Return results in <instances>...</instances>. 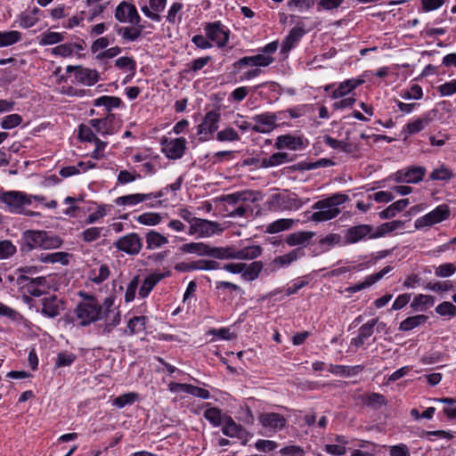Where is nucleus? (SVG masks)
Listing matches in <instances>:
<instances>
[{"mask_svg":"<svg viewBox=\"0 0 456 456\" xmlns=\"http://www.w3.org/2000/svg\"><path fill=\"white\" fill-rule=\"evenodd\" d=\"M78 295L83 300L77 305L74 314L80 326L86 327L103 320L102 334L107 335L119 324L120 313L113 307L114 298L112 297H106L102 304H100L93 295L86 292H79Z\"/></svg>","mask_w":456,"mask_h":456,"instance_id":"1","label":"nucleus"},{"mask_svg":"<svg viewBox=\"0 0 456 456\" xmlns=\"http://www.w3.org/2000/svg\"><path fill=\"white\" fill-rule=\"evenodd\" d=\"M348 196L343 193H336L326 199L315 202L312 208L315 210L311 220L316 223L326 222L337 217L339 213V206L348 200Z\"/></svg>","mask_w":456,"mask_h":456,"instance_id":"2","label":"nucleus"},{"mask_svg":"<svg viewBox=\"0 0 456 456\" xmlns=\"http://www.w3.org/2000/svg\"><path fill=\"white\" fill-rule=\"evenodd\" d=\"M0 203L4 209L14 215H24L28 216H39V212L28 210L29 199L28 193L21 191H0Z\"/></svg>","mask_w":456,"mask_h":456,"instance_id":"3","label":"nucleus"},{"mask_svg":"<svg viewBox=\"0 0 456 456\" xmlns=\"http://www.w3.org/2000/svg\"><path fill=\"white\" fill-rule=\"evenodd\" d=\"M24 246L28 251L35 248L52 249L61 246L62 240L57 235H50L45 231H26L22 236Z\"/></svg>","mask_w":456,"mask_h":456,"instance_id":"4","label":"nucleus"},{"mask_svg":"<svg viewBox=\"0 0 456 456\" xmlns=\"http://www.w3.org/2000/svg\"><path fill=\"white\" fill-rule=\"evenodd\" d=\"M248 191H240L224 196L223 201L224 202L225 216L229 217L244 216L248 208Z\"/></svg>","mask_w":456,"mask_h":456,"instance_id":"5","label":"nucleus"},{"mask_svg":"<svg viewBox=\"0 0 456 456\" xmlns=\"http://www.w3.org/2000/svg\"><path fill=\"white\" fill-rule=\"evenodd\" d=\"M113 245L119 252L128 256H137L142 248L143 242L137 232H129L116 240Z\"/></svg>","mask_w":456,"mask_h":456,"instance_id":"6","label":"nucleus"},{"mask_svg":"<svg viewBox=\"0 0 456 456\" xmlns=\"http://www.w3.org/2000/svg\"><path fill=\"white\" fill-rule=\"evenodd\" d=\"M224 231L220 224L202 218H194L191 221L189 234L198 235L200 238L210 237Z\"/></svg>","mask_w":456,"mask_h":456,"instance_id":"7","label":"nucleus"},{"mask_svg":"<svg viewBox=\"0 0 456 456\" xmlns=\"http://www.w3.org/2000/svg\"><path fill=\"white\" fill-rule=\"evenodd\" d=\"M183 253L196 254L200 256H212L217 259L224 257V247H211L204 242H190L181 246Z\"/></svg>","mask_w":456,"mask_h":456,"instance_id":"8","label":"nucleus"},{"mask_svg":"<svg viewBox=\"0 0 456 456\" xmlns=\"http://www.w3.org/2000/svg\"><path fill=\"white\" fill-rule=\"evenodd\" d=\"M450 215L449 208L446 205H439L431 212L419 217L414 222V227L417 230L431 226L448 218Z\"/></svg>","mask_w":456,"mask_h":456,"instance_id":"9","label":"nucleus"},{"mask_svg":"<svg viewBox=\"0 0 456 456\" xmlns=\"http://www.w3.org/2000/svg\"><path fill=\"white\" fill-rule=\"evenodd\" d=\"M263 248L258 245L248 246L240 249L234 247H224L223 259L254 260L261 256Z\"/></svg>","mask_w":456,"mask_h":456,"instance_id":"10","label":"nucleus"},{"mask_svg":"<svg viewBox=\"0 0 456 456\" xmlns=\"http://www.w3.org/2000/svg\"><path fill=\"white\" fill-rule=\"evenodd\" d=\"M273 200L277 209L281 211H297L309 202L308 198L301 199L295 193L276 194Z\"/></svg>","mask_w":456,"mask_h":456,"instance_id":"11","label":"nucleus"},{"mask_svg":"<svg viewBox=\"0 0 456 456\" xmlns=\"http://www.w3.org/2000/svg\"><path fill=\"white\" fill-rule=\"evenodd\" d=\"M114 16L116 20L122 23L138 25L141 21V17L135 5L126 1H122L118 4Z\"/></svg>","mask_w":456,"mask_h":456,"instance_id":"12","label":"nucleus"},{"mask_svg":"<svg viewBox=\"0 0 456 456\" xmlns=\"http://www.w3.org/2000/svg\"><path fill=\"white\" fill-rule=\"evenodd\" d=\"M425 174V167L413 166L398 170L390 176V179L396 183H418L423 180Z\"/></svg>","mask_w":456,"mask_h":456,"instance_id":"13","label":"nucleus"},{"mask_svg":"<svg viewBox=\"0 0 456 456\" xmlns=\"http://www.w3.org/2000/svg\"><path fill=\"white\" fill-rule=\"evenodd\" d=\"M204 30L209 41L218 47H224L229 40V31L220 21L206 23Z\"/></svg>","mask_w":456,"mask_h":456,"instance_id":"14","label":"nucleus"},{"mask_svg":"<svg viewBox=\"0 0 456 456\" xmlns=\"http://www.w3.org/2000/svg\"><path fill=\"white\" fill-rule=\"evenodd\" d=\"M220 118V113L214 110L208 111L205 115L203 121L198 126L197 130L201 141L209 140L211 135L217 131Z\"/></svg>","mask_w":456,"mask_h":456,"instance_id":"15","label":"nucleus"},{"mask_svg":"<svg viewBox=\"0 0 456 456\" xmlns=\"http://www.w3.org/2000/svg\"><path fill=\"white\" fill-rule=\"evenodd\" d=\"M308 141L301 135L286 134L276 138L274 147L277 150L301 151L306 148Z\"/></svg>","mask_w":456,"mask_h":456,"instance_id":"16","label":"nucleus"},{"mask_svg":"<svg viewBox=\"0 0 456 456\" xmlns=\"http://www.w3.org/2000/svg\"><path fill=\"white\" fill-rule=\"evenodd\" d=\"M187 141L184 137L175 139H163L162 151L170 159H181L185 151Z\"/></svg>","mask_w":456,"mask_h":456,"instance_id":"17","label":"nucleus"},{"mask_svg":"<svg viewBox=\"0 0 456 456\" xmlns=\"http://www.w3.org/2000/svg\"><path fill=\"white\" fill-rule=\"evenodd\" d=\"M164 197V191H158L150 193H134L118 197L115 203L118 206H136L142 202L157 200Z\"/></svg>","mask_w":456,"mask_h":456,"instance_id":"18","label":"nucleus"},{"mask_svg":"<svg viewBox=\"0 0 456 456\" xmlns=\"http://www.w3.org/2000/svg\"><path fill=\"white\" fill-rule=\"evenodd\" d=\"M373 228L370 224H359L352 226L345 233V242L346 244H354L362 240L374 239Z\"/></svg>","mask_w":456,"mask_h":456,"instance_id":"19","label":"nucleus"},{"mask_svg":"<svg viewBox=\"0 0 456 456\" xmlns=\"http://www.w3.org/2000/svg\"><path fill=\"white\" fill-rule=\"evenodd\" d=\"M252 119L255 125L252 126L251 129L256 133L267 134L277 126V115L275 113L265 112L254 116Z\"/></svg>","mask_w":456,"mask_h":456,"instance_id":"20","label":"nucleus"},{"mask_svg":"<svg viewBox=\"0 0 456 456\" xmlns=\"http://www.w3.org/2000/svg\"><path fill=\"white\" fill-rule=\"evenodd\" d=\"M262 427L272 432L281 430L287 424L286 418L277 412H263L258 416Z\"/></svg>","mask_w":456,"mask_h":456,"instance_id":"21","label":"nucleus"},{"mask_svg":"<svg viewBox=\"0 0 456 456\" xmlns=\"http://www.w3.org/2000/svg\"><path fill=\"white\" fill-rule=\"evenodd\" d=\"M41 302L42 314L48 318L57 317L65 308L64 301L55 295L45 297Z\"/></svg>","mask_w":456,"mask_h":456,"instance_id":"22","label":"nucleus"},{"mask_svg":"<svg viewBox=\"0 0 456 456\" xmlns=\"http://www.w3.org/2000/svg\"><path fill=\"white\" fill-rule=\"evenodd\" d=\"M393 267L391 265H387L384 268H382L379 272L366 276L363 281L349 286L348 288L346 289V291L349 293H356L360 290L370 288V286L380 281L388 273H390Z\"/></svg>","mask_w":456,"mask_h":456,"instance_id":"23","label":"nucleus"},{"mask_svg":"<svg viewBox=\"0 0 456 456\" xmlns=\"http://www.w3.org/2000/svg\"><path fill=\"white\" fill-rule=\"evenodd\" d=\"M222 432L224 436L232 438H239L240 440H246L248 432L240 424L236 423L231 416L224 415Z\"/></svg>","mask_w":456,"mask_h":456,"instance_id":"24","label":"nucleus"},{"mask_svg":"<svg viewBox=\"0 0 456 456\" xmlns=\"http://www.w3.org/2000/svg\"><path fill=\"white\" fill-rule=\"evenodd\" d=\"M273 61V58L266 54H257L254 56H246L239 59L233 66L240 69L246 66L251 67H267Z\"/></svg>","mask_w":456,"mask_h":456,"instance_id":"25","label":"nucleus"},{"mask_svg":"<svg viewBox=\"0 0 456 456\" xmlns=\"http://www.w3.org/2000/svg\"><path fill=\"white\" fill-rule=\"evenodd\" d=\"M304 256H305V253H304L303 249L300 248H295V249L289 251L288 254L275 257L273 260V262L271 263L270 266L272 268V271H276L280 268L289 266L293 262L303 257Z\"/></svg>","mask_w":456,"mask_h":456,"instance_id":"26","label":"nucleus"},{"mask_svg":"<svg viewBox=\"0 0 456 456\" xmlns=\"http://www.w3.org/2000/svg\"><path fill=\"white\" fill-rule=\"evenodd\" d=\"M167 5V0H149V6L144 5L141 8L142 12L153 21H160L161 12Z\"/></svg>","mask_w":456,"mask_h":456,"instance_id":"27","label":"nucleus"},{"mask_svg":"<svg viewBox=\"0 0 456 456\" xmlns=\"http://www.w3.org/2000/svg\"><path fill=\"white\" fill-rule=\"evenodd\" d=\"M75 78L77 83L91 86L99 81L100 75L96 69L80 66L78 71L75 73Z\"/></svg>","mask_w":456,"mask_h":456,"instance_id":"28","label":"nucleus"},{"mask_svg":"<svg viewBox=\"0 0 456 456\" xmlns=\"http://www.w3.org/2000/svg\"><path fill=\"white\" fill-rule=\"evenodd\" d=\"M364 81L359 78H351L341 82L338 86L332 92L331 97L338 99L346 96L356 87L361 86Z\"/></svg>","mask_w":456,"mask_h":456,"instance_id":"29","label":"nucleus"},{"mask_svg":"<svg viewBox=\"0 0 456 456\" xmlns=\"http://www.w3.org/2000/svg\"><path fill=\"white\" fill-rule=\"evenodd\" d=\"M144 26L135 25L129 27H119L116 29L118 35L126 42H134L138 40L142 34Z\"/></svg>","mask_w":456,"mask_h":456,"instance_id":"30","label":"nucleus"},{"mask_svg":"<svg viewBox=\"0 0 456 456\" xmlns=\"http://www.w3.org/2000/svg\"><path fill=\"white\" fill-rule=\"evenodd\" d=\"M146 248L148 250H154L168 243V239L162 235L160 232L151 230L145 235Z\"/></svg>","mask_w":456,"mask_h":456,"instance_id":"31","label":"nucleus"},{"mask_svg":"<svg viewBox=\"0 0 456 456\" xmlns=\"http://www.w3.org/2000/svg\"><path fill=\"white\" fill-rule=\"evenodd\" d=\"M169 272L166 273H152L145 278L139 289V295L142 297H146L152 289L159 283L162 279L169 275Z\"/></svg>","mask_w":456,"mask_h":456,"instance_id":"32","label":"nucleus"},{"mask_svg":"<svg viewBox=\"0 0 456 456\" xmlns=\"http://www.w3.org/2000/svg\"><path fill=\"white\" fill-rule=\"evenodd\" d=\"M298 220L291 218H281L266 225L265 232L269 234L278 233L291 229Z\"/></svg>","mask_w":456,"mask_h":456,"instance_id":"33","label":"nucleus"},{"mask_svg":"<svg viewBox=\"0 0 456 456\" xmlns=\"http://www.w3.org/2000/svg\"><path fill=\"white\" fill-rule=\"evenodd\" d=\"M304 35L305 29L302 27H294L283 40L281 51L283 53L289 52Z\"/></svg>","mask_w":456,"mask_h":456,"instance_id":"34","label":"nucleus"},{"mask_svg":"<svg viewBox=\"0 0 456 456\" xmlns=\"http://www.w3.org/2000/svg\"><path fill=\"white\" fill-rule=\"evenodd\" d=\"M409 204L410 201L408 199L399 200L382 210L379 213V217L381 219L392 218L395 216L397 213L403 211Z\"/></svg>","mask_w":456,"mask_h":456,"instance_id":"35","label":"nucleus"},{"mask_svg":"<svg viewBox=\"0 0 456 456\" xmlns=\"http://www.w3.org/2000/svg\"><path fill=\"white\" fill-rule=\"evenodd\" d=\"M313 236L312 232H297L289 234L285 241L290 247L306 245Z\"/></svg>","mask_w":456,"mask_h":456,"instance_id":"36","label":"nucleus"},{"mask_svg":"<svg viewBox=\"0 0 456 456\" xmlns=\"http://www.w3.org/2000/svg\"><path fill=\"white\" fill-rule=\"evenodd\" d=\"M428 317L424 314H418L411 317H407L399 325V330L410 331L421 324H424L428 321Z\"/></svg>","mask_w":456,"mask_h":456,"instance_id":"37","label":"nucleus"},{"mask_svg":"<svg viewBox=\"0 0 456 456\" xmlns=\"http://www.w3.org/2000/svg\"><path fill=\"white\" fill-rule=\"evenodd\" d=\"M435 304V297L431 295L419 294L412 302L411 307L415 311H424L428 307L433 306Z\"/></svg>","mask_w":456,"mask_h":456,"instance_id":"38","label":"nucleus"},{"mask_svg":"<svg viewBox=\"0 0 456 456\" xmlns=\"http://www.w3.org/2000/svg\"><path fill=\"white\" fill-rule=\"evenodd\" d=\"M264 265L261 261H254L245 267L241 279L247 281H252L258 278L262 272Z\"/></svg>","mask_w":456,"mask_h":456,"instance_id":"39","label":"nucleus"},{"mask_svg":"<svg viewBox=\"0 0 456 456\" xmlns=\"http://www.w3.org/2000/svg\"><path fill=\"white\" fill-rule=\"evenodd\" d=\"M289 161V154L286 152H276L272 154L269 158L262 159L260 163V167L267 168L273 167L276 166H280L281 164L287 163Z\"/></svg>","mask_w":456,"mask_h":456,"instance_id":"40","label":"nucleus"},{"mask_svg":"<svg viewBox=\"0 0 456 456\" xmlns=\"http://www.w3.org/2000/svg\"><path fill=\"white\" fill-rule=\"evenodd\" d=\"M403 226V222L400 220H394L391 222L384 223L379 225L376 231H373L374 239L380 238L385 236L386 234L392 232L397 229H400Z\"/></svg>","mask_w":456,"mask_h":456,"instance_id":"41","label":"nucleus"},{"mask_svg":"<svg viewBox=\"0 0 456 456\" xmlns=\"http://www.w3.org/2000/svg\"><path fill=\"white\" fill-rule=\"evenodd\" d=\"M69 254L66 252H54V253H43L38 256V259L42 263H61L67 265L69 262Z\"/></svg>","mask_w":456,"mask_h":456,"instance_id":"42","label":"nucleus"},{"mask_svg":"<svg viewBox=\"0 0 456 456\" xmlns=\"http://www.w3.org/2000/svg\"><path fill=\"white\" fill-rule=\"evenodd\" d=\"M113 114L108 115L104 118H94L89 121V124L98 132L99 134L105 135L112 134L110 126V118H113Z\"/></svg>","mask_w":456,"mask_h":456,"instance_id":"43","label":"nucleus"},{"mask_svg":"<svg viewBox=\"0 0 456 456\" xmlns=\"http://www.w3.org/2000/svg\"><path fill=\"white\" fill-rule=\"evenodd\" d=\"M122 103L120 98L117 96H101L94 101V106H103L107 111H111L115 108H118Z\"/></svg>","mask_w":456,"mask_h":456,"instance_id":"44","label":"nucleus"},{"mask_svg":"<svg viewBox=\"0 0 456 456\" xmlns=\"http://www.w3.org/2000/svg\"><path fill=\"white\" fill-rule=\"evenodd\" d=\"M364 403L373 409H379L382 406L387 405V400L386 397L379 393H368L364 395Z\"/></svg>","mask_w":456,"mask_h":456,"instance_id":"45","label":"nucleus"},{"mask_svg":"<svg viewBox=\"0 0 456 456\" xmlns=\"http://www.w3.org/2000/svg\"><path fill=\"white\" fill-rule=\"evenodd\" d=\"M21 33L17 30L0 31V47H6L20 41Z\"/></svg>","mask_w":456,"mask_h":456,"instance_id":"46","label":"nucleus"},{"mask_svg":"<svg viewBox=\"0 0 456 456\" xmlns=\"http://www.w3.org/2000/svg\"><path fill=\"white\" fill-rule=\"evenodd\" d=\"M323 142L329 147L335 149V150H340L344 152L351 153L354 151L353 144L344 142V141L337 140L335 138H332L330 135H325L323 137Z\"/></svg>","mask_w":456,"mask_h":456,"instance_id":"47","label":"nucleus"},{"mask_svg":"<svg viewBox=\"0 0 456 456\" xmlns=\"http://www.w3.org/2000/svg\"><path fill=\"white\" fill-rule=\"evenodd\" d=\"M135 220L142 225L147 226H154L159 224L161 220L162 216L159 213H154V212H146L139 215L135 217Z\"/></svg>","mask_w":456,"mask_h":456,"instance_id":"48","label":"nucleus"},{"mask_svg":"<svg viewBox=\"0 0 456 456\" xmlns=\"http://www.w3.org/2000/svg\"><path fill=\"white\" fill-rule=\"evenodd\" d=\"M183 8V4L180 1L174 2L169 10L167 11V20L171 24H175L181 21V12Z\"/></svg>","mask_w":456,"mask_h":456,"instance_id":"49","label":"nucleus"},{"mask_svg":"<svg viewBox=\"0 0 456 456\" xmlns=\"http://www.w3.org/2000/svg\"><path fill=\"white\" fill-rule=\"evenodd\" d=\"M362 367L360 365L356 366H344V365H330V371L333 374L339 376H351L356 374L357 372L362 370Z\"/></svg>","mask_w":456,"mask_h":456,"instance_id":"50","label":"nucleus"},{"mask_svg":"<svg viewBox=\"0 0 456 456\" xmlns=\"http://www.w3.org/2000/svg\"><path fill=\"white\" fill-rule=\"evenodd\" d=\"M204 417L214 427H219L224 422L222 411L216 407L207 409L204 412Z\"/></svg>","mask_w":456,"mask_h":456,"instance_id":"51","label":"nucleus"},{"mask_svg":"<svg viewBox=\"0 0 456 456\" xmlns=\"http://www.w3.org/2000/svg\"><path fill=\"white\" fill-rule=\"evenodd\" d=\"M110 276V269L107 265H102L98 269H93L90 273V280L100 284L107 280Z\"/></svg>","mask_w":456,"mask_h":456,"instance_id":"52","label":"nucleus"},{"mask_svg":"<svg viewBox=\"0 0 456 456\" xmlns=\"http://www.w3.org/2000/svg\"><path fill=\"white\" fill-rule=\"evenodd\" d=\"M138 399V395L134 392L123 394L113 400L112 404L119 409L126 405L133 404Z\"/></svg>","mask_w":456,"mask_h":456,"instance_id":"53","label":"nucleus"},{"mask_svg":"<svg viewBox=\"0 0 456 456\" xmlns=\"http://www.w3.org/2000/svg\"><path fill=\"white\" fill-rule=\"evenodd\" d=\"M115 67L121 70H127L134 74L136 70V62L132 57L122 56L115 61Z\"/></svg>","mask_w":456,"mask_h":456,"instance_id":"54","label":"nucleus"},{"mask_svg":"<svg viewBox=\"0 0 456 456\" xmlns=\"http://www.w3.org/2000/svg\"><path fill=\"white\" fill-rule=\"evenodd\" d=\"M111 206L109 205L98 206L97 209L87 216V218L85 220V224H92L96 223L98 220L106 216Z\"/></svg>","mask_w":456,"mask_h":456,"instance_id":"55","label":"nucleus"},{"mask_svg":"<svg viewBox=\"0 0 456 456\" xmlns=\"http://www.w3.org/2000/svg\"><path fill=\"white\" fill-rule=\"evenodd\" d=\"M452 177V171L444 166L434 169L429 175V178L433 181H449Z\"/></svg>","mask_w":456,"mask_h":456,"instance_id":"56","label":"nucleus"},{"mask_svg":"<svg viewBox=\"0 0 456 456\" xmlns=\"http://www.w3.org/2000/svg\"><path fill=\"white\" fill-rule=\"evenodd\" d=\"M216 139L219 142H236L240 136L234 128L228 126L217 132Z\"/></svg>","mask_w":456,"mask_h":456,"instance_id":"57","label":"nucleus"},{"mask_svg":"<svg viewBox=\"0 0 456 456\" xmlns=\"http://www.w3.org/2000/svg\"><path fill=\"white\" fill-rule=\"evenodd\" d=\"M64 40V36L59 32H45L41 35L39 45H50L58 44Z\"/></svg>","mask_w":456,"mask_h":456,"instance_id":"58","label":"nucleus"},{"mask_svg":"<svg viewBox=\"0 0 456 456\" xmlns=\"http://www.w3.org/2000/svg\"><path fill=\"white\" fill-rule=\"evenodd\" d=\"M103 230H104L103 227L87 228L81 232L80 238L85 242L95 241L101 237Z\"/></svg>","mask_w":456,"mask_h":456,"instance_id":"59","label":"nucleus"},{"mask_svg":"<svg viewBox=\"0 0 456 456\" xmlns=\"http://www.w3.org/2000/svg\"><path fill=\"white\" fill-rule=\"evenodd\" d=\"M146 317L135 316L132 318L127 324L130 334L138 333L145 329Z\"/></svg>","mask_w":456,"mask_h":456,"instance_id":"60","label":"nucleus"},{"mask_svg":"<svg viewBox=\"0 0 456 456\" xmlns=\"http://www.w3.org/2000/svg\"><path fill=\"white\" fill-rule=\"evenodd\" d=\"M18 281L21 284L30 285V286H37L42 287L43 289L46 288V279L44 276H39L37 278H31L28 275L21 274L19 276Z\"/></svg>","mask_w":456,"mask_h":456,"instance_id":"61","label":"nucleus"},{"mask_svg":"<svg viewBox=\"0 0 456 456\" xmlns=\"http://www.w3.org/2000/svg\"><path fill=\"white\" fill-rule=\"evenodd\" d=\"M429 119L428 118H419L411 122H409L406 126V129L410 134H413L423 130L428 124Z\"/></svg>","mask_w":456,"mask_h":456,"instance_id":"62","label":"nucleus"},{"mask_svg":"<svg viewBox=\"0 0 456 456\" xmlns=\"http://www.w3.org/2000/svg\"><path fill=\"white\" fill-rule=\"evenodd\" d=\"M22 122V118L19 114H11L5 116L2 122L1 126L4 129H12L18 126Z\"/></svg>","mask_w":456,"mask_h":456,"instance_id":"63","label":"nucleus"},{"mask_svg":"<svg viewBox=\"0 0 456 456\" xmlns=\"http://www.w3.org/2000/svg\"><path fill=\"white\" fill-rule=\"evenodd\" d=\"M436 312L442 316L453 317L456 315V306L451 302L444 301L436 306Z\"/></svg>","mask_w":456,"mask_h":456,"instance_id":"64","label":"nucleus"}]
</instances>
